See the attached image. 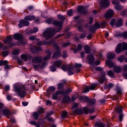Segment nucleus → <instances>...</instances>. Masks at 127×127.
<instances>
[{
    "label": "nucleus",
    "mask_w": 127,
    "mask_h": 127,
    "mask_svg": "<svg viewBox=\"0 0 127 127\" xmlns=\"http://www.w3.org/2000/svg\"><path fill=\"white\" fill-rule=\"evenodd\" d=\"M48 24H53L56 26H58L56 29L55 28L49 27L43 33V36L45 39H50L51 37L54 36L56 33L60 32L62 30V22L58 20H55L53 18H49L46 20Z\"/></svg>",
    "instance_id": "1"
},
{
    "label": "nucleus",
    "mask_w": 127,
    "mask_h": 127,
    "mask_svg": "<svg viewBox=\"0 0 127 127\" xmlns=\"http://www.w3.org/2000/svg\"><path fill=\"white\" fill-rule=\"evenodd\" d=\"M14 89L15 93H18V95L20 98H24L25 97L26 93L24 90H22L24 89L23 86H19L14 84Z\"/></svg>",
    "instance_id": "2"
},
{
    "label": "nucleus",
    "mask_w": 127,
    "mask_h": 127,
    "mask_svg": "<svg viewBox=\"0 0 127 127\" xmlns=\"http://www.w3.org/2000/svg\"><path fill=\"white\" fill-rule=\"evenodd\" d=\"M79 99L80 102H86L88 103L90 106H94V105L96 104V99H90L87 96H81Z\"/></svg>",
    "instance_id": "3"
},
{
    "label": "nucleus",
    "mask_w": 127,
    "mask_h": 127,
    "mask_svg": "<svg viewBox=\"0 0 127 127\" xmlns=\"http://www.w3.org/2000/svg\"><path fill=\"white\" fill-rule=\"evenodd\" d=\"M123 50H127V43L126 42H123V45L122 43L119 44L116 48V52L117 54L121 53Z\"/></svg>",
    "instance_id": "4"
},
{
    "label": "nucleus",
    "mask_w": 127,
    "mask_h": 127,
    "mask_svg": "<svg viewBox=\"0 0 127 127\" xmlns=\"http://www.w3.org/2000/svg\"><path fill=\"white\" fill-rule=\"evenodd\" d=\"M54 47L56 48L57 51L54 53L53 58H55V59H57V58H59V57H61V53H60V50H61V48L60 47L58 46V45H54Z\"/></svg>",
    "instance_id": "5"
},
{
    "label": "nucleus",
    "mask_w": 127,
    "mask_h": 127,
    "mask_svg": "<svg viewBox=\"0 0 127 127\" xmlns=\"http://www.w3.org/2000/svg\"><path fill=\"white\" fill-rule=\"evenodd\" d=\"M61 63L62 62L60 60L55 61L54 62V64L50 66L51 70L52 72H55V71H56V67L55 66L59 67L60 66H61Z\"/></svg>",
    "instance_id": "6"
},
{
    "label": "nucleus",
    "mask_w": 127,
    "mask_h": 127,
    "mask_svg": "<svg viewBox=\"0 0 127 127\" xmlns=\"http://www.w3.org/2000/svg\"><path fill=\"white\" fill-rule=\"evenodd\" d=\"M37 45H38L39 46H42V45H49V44H54L55 43V40H51L50 41H37Z\"/></svg>",
    "instance_id": "7"
},
{
    "label": "nucleus",
    "mask_w": 127,
    "mask_h": 127,
    "mask_svg": "<svg viewBox=\"0 0 127 127\" xmlns=\"http://www.w3.org/2000/svg\"><path fill=\"white\" fill-rule=\"evenodd\" d=\"M3 43L5 44H7L10 47H12L13 45H15L12 43V38H11V36H7L6 39L4 40Z\"/></svg>",
    "instance_id": "8"
},
{
    "label": "nucleus",
    "mask_w": 127,
    "mask_h": 127,
    "mask_svg": "<svg viewBox=\"0 0 127 127\" xmlns=\"http://www.w3.org/2000/svg\"><path fill=\"white\" fill-rule=\"evenodd\" d=\"M77 11L82 14H87L88 13V10L86 7L83 6H79L77 8Z\"/></svg>",
    "instance_id": "9"
},
{
    "label": "nucleus",
    "mask_w": 127,
    "mask_h": 127,
    "mask_svg": "<svg viewBox=\"0 0 127 127\" xmlns=\"http://www.w3.org/2000/svg\"><path fill=\"white\" fill-rule=\"evenodd\" d=\"M28 25H29V21H27L25 19L20 20L18 24V26L20 28H21V27H23L24 26H28Z\"/></svg>",
    "instance_id": "10"
},
{
    "label": "nucleus",
    "mask_w": 127,
    "mask_h": 127,
    "mask_svg": "<svg viewBox=\"0 0 127 127\" xmlns=\"http://www.w3.org/2000/svg\"><path fill=\"white\" fill-rule=\"evenodd\" d=\"M96 84H92L90 86H86L84 90H83L82 93H87L90 91V90H95L96 89Z\"/></svg>",
    "instance_id": "11"
},
{
    "label": "nucleus",
    "mask_w": 127,
    "mask_h": 127,
    "mask_svg": "<svg viewBox=\"0 0 127 127\" xmlns=\"http://www.w3.org/2000/svg\"><path fill=\"white\" fill-rule=\"evenodd\" d=\"M100 73L101 76L100 77L99 82L100 84H103V83L106 80V77H105V76H106V72L102 70L100 72Z\"/></svg>",
    "instance_id": "12"
},
{
    "label": "nucleus",
    "mask_w": 127,
    "mask_h": 127,
    "mask_svg": "<svg viewBox=\"0 0 127 127\" xmlns=\"http://www.w3.org/2000/svg\"><path fill=\"white\" fill-rule=\"evenodd\" d=\"M84 113L86 115L88 114H93L95 112V109L92 108L91 109H89L88 107L83 108Z\"/></svg>",
    "instance_id": "13"
},
{
    "label": "nucleus",
    "mask_w": 127,
    "mask_h": 127,
    "mask_svg": "<svg viewBox=\"0 0 127 127\" xmlns=\"http://www.w3.org/2000/svg\"><path fill=\"white\" fill-rule=\"evenodd\" d=\"M114 11L112 9L108 10L106 14L104 15L105 18H111L114 15Z\"/></svg>",
    "instance_id": "14"
},
{
    "label": "nucleus",
    "mask_w": 127,
    "mask_h": 127,
    "mask_svg": "<svg viewBox=\"0 0 127 127\" xmlns=\"http://www.w3.org/2000/svg\"><path fill=\"white\" fill-rule=\"evenodd\" d=\"M42 61V58H41V57H36L32 59L33 63H41Z\"/></svg>",
    "instance_id": "15"
},
{
    "label": "nucleus",
    "mask_w": 127,
    "mask_h": 127,
    "mask_svg": "<svg viewBox=\"0 0 127 127\" xmlns=\"http://www.w3.org/2000/svg\"><path fill=\"white\" fill-rule=\"evenodd\" d=\"M87 59L89 61V64L90 65L94 64V61L95 60V58L92 55H88L87 56Z\"/></svg>",
    "instance_id": "16"
},
{
    "label": "nucleus",
    "mask_w": 127,
    "mask_h": 127,
    "mask_svg": "<svg viewBox=\"0 0 127 127\" xmlns=\"http://www.w3.org/2000/svg\"><path fill=\"white\" fill-rule=\"evenodd\" d=\"M106 64L110 68H113L115 66V63L110 60H107L106 61Z\"/></svg>",
    "instance_id": "17"
},
{
    "label": "nucleus",
    "mask_w": 127,
    "mask_h": 127,
    "mask_svg": "<svg viewBox=\"0 0 127 127\" xmlns=\"http://www.w3.org/2000/svg\"><path fill=\"white\" fill-rule=\"evenodd\" d=\"M62 93V95H64V96H66V95H69L70 93L72 92V89L71 88H67L65 91L62 90L61 91Z\"/></svg>",
    "instance_id": "18"
},
{
    "label": "nucleus",
    "mask_w": 127,
    "mask_h": 127,
    "mask_svg": "<svg viewBox=\"0 0 127 127\" xmlns=\"http://www.w3.org/2000/svg\"><path fill=\"white\" fill-rule=\"evenodd\" d=\"M13 37L15 40H20V41L23 37L22 36V35L17 33L13 35Z\"/></svg>",
    "instance_id": "19"
},
{
    "label": "nucleus",
    "mask_w": 127,
    "mask_h": 127,
    "mask_svg": "<svg viewBox=\"0 0 127 127\" xmlns=\"http://www.w3.org/2000/svg\"><path fill=\"white\" fill-rule=\"evenodd\" d=\"M42 50V48L39 47H36L34 49H32L31 50V52L32 53H37L39 51H41Z\"/></svg>",
    "instance_id": "20"
},
{
    "label": "nucleus",
    "mask_w": 127,
    "mask_h": 127,
    "mask_svg": "<svg viewBox=\"0 0 127 127\" xmlns=\"http://www.w3.org/2000/svg\"><path fill=\"white\" fill-rule=\"evenodd\" d=\"M55 87L54 86H51L49 87L48 90L47 91V94L48 96L51 95V92H55Z\"/></svg>",
    "instance_id": "21"
},
{
    "label": "nucleus",
    "mask_w": 127,
    "mask_h": 127,
    "mask_svg": "<svg viewBox=\"0 0 127 127\" xmlns=\"http://www.w3.org/2000/svg\"><path fill=\"white\" fill-rule=\"evenodd\" d=\"M115 25L117 27H120L123 25V19L120 18L118 21L115 23Z\"/></svg>",
    "instance_id": "22"
},
{
    "label": "nucleus",
    "mask_w": 127,
    "mask_h": 127,
    "mask_svg": "<svg viewBox=\"0 0 127 127\" xmlns=\"http://www.w3.org/2000/svg\"><path fill=\"white\" fill-rule=\"evenodd\" d=\"M73 113L76 115H82V114L84 113V110H82L80 108H77L73 111Z\"/></svg>",
    "instance_id": "23"
},
{
    "label": "nucleus",
    "mask_w": 127,
    "mask_h": 127,
    "mask_svg": "<svg viewBox=\"0 0 127 127\" xmlns=\"http://www.w3.org/2000/svg\"><path fill=\"white\" fill-rule=\"evenodd\" d=\"M24 19L27 21L29 20V21H31V20L35 19V16L33 15H27L24 17Z\"/></svg>",
    "instance_id": "24"
},
{
    "label": "nucleus",
    "mask_w": 127,
    "mask_h": 127,
    "mask_svg": "<svg viewBox=\"0 0 127 127\" xmlns=\"http://www.w3.org/2000/svg\"><path fill=\"white\" fill-rule=\"evenodd\" d=\"M59 95H62L61 91H58L55 93V94H53V99L54 100H57V99H58Z\"/></svg>",
    "instance_id": "25"
},
{
    "label": "nucleus",
    "mask_w": 127,
    "mask_h": 127,
    "mask_svg": "<svg viewBox=\"0 0 127 127\" xmlns=\"http://www.w3.org/2000/svg\"><path fill=\"white\" fill-rule=\"evenodd\" d=\"M76 25L78 27V29L79 31H80V32H84V28H83V26H82V24L77 22Z\"/></svg>",
    "instance_id": "26"
},
{
    "label": "nucleus",
    "mask_w": 127,
    "mask_h": 127,
    "mask_svg": "<svg viewBox=\"0 0 127 127\" xmlns=\"http://www.w3.org/2000/svg\"><path fill=\"white\" fill-rule=\"evenodd\" d=\"M82 48H83V47L81 44H79L78 45L77 49H74V53H77L78 51H81V50H82Z\"/></svg>",
    "instance_id": "27"
},
{
    "label": "nucleus",
    "mask_w": 127,
    "mask_h": 127,
    "mask_svg": "<svg viewBox=\"0 0 127 127\" xmlns=\"http://www.w3.org/2000/svg\"><path fill=\"white\" fill-rule=\"evenodd\" d=\"M68 75H73V74H74V72H74V67L70 65V67H69V68H68Z\"/></svg>",
    "instance_id": "28"
},
{
    "label": "nucleus",
    "mask_w": 127,
    "mask_h": 127,
    "mask_svg": "<svg viewBox=\"0 0 127 127\" xmlns=\"http://www.w3.org/2000/svg\"><path fill=\"white\" fill-rule=\"evenodd\" d=\"M84 48L85 53H86V54H90V52H91V49L90 48V47L86 45L84 46Z\"/></svg>",
    "instance_id": "29"
},
{
    "label": "nucleus",
    "mask_w": 127,
    "mask_h": 127,
    "mask_svg": "<svg viewBox=\"0 0 127 127\" xmlns=\"http://www.w3.org/2000/svg\"><path fill=\"white\" fill-rule=\"evenodd\" d=\"M95 127H106V125L103 122H96V123L95 124Z\"/></svg>",
    "instance_id": "30"
},
{
    "label": "nucleus",
    "mask_w": 127,
    "mask_h": 127,
    "mask_svg": "<svg viewBox=\"0 0 127 127\" xmlns=\"http://www.w3.org/2000/svg\"><path fill=\"white\" fill-rule=\"evenodd\" d=\"M47 53L48 55V56H47L46 57L44 58V61L49 60V59L50 58V57H51V54H51V52H50V51H47Z\"/></svg>",
    "instance_id": "31"
},
{
    "label": "nucleus",
    "mask_w": 127,
    "mask_h": 127,
    "mask_svg": "<svg viewBox=\"0 0 127 127\" xmlns=\"http://www.w3.org/2000/svg\"><path fill=\"white\" fill-rule=\"evenodd\" d=\"M2 113L4 116H7V117L8 118V115H10V111L7 109H4L2 111Z\"/></svg>",
    "instance_id": "32"
},
{
    "label": "nucleus",
    "mask_w": 127,
    "mask_h": 127,
    "mask_svg": "<svg viewBox=\"0 0 127 127\" xmlns=\"http://www.w3.org/2000/svg\"><path fill=\"white\" fill-rule=\"evenodd\" d=\"M116 91L118 95H122V93H123V90H122V88H121V87L117 86Z\"/></svg>",
    "instance_id": "33"
},
{
    "label": "nucleus",
    "mask_w": 127,
    "mask_h": 127,
    "mask_svg": "<svg viewBox=\"0 0 127 127\" xmlns=\"http://www.w3.org/2000/svg\"><path fill=\"white\" fill-rule=\"evenodd\" d=\"M38 113L40 114L41 115L42 114H44V109L43 107H39L38 109Z\"/></svg>",
    "instance_id": "34"
},
{
    "label": "nucleus",
    "mask_w": 127,
    "mask_h": 127,
    "mask_svg": "<svg viewBox=\"0 0 127 127\" xmlns=\"http://www.w3.org/2000/svg\"><path fill=\"white\" fill-rule=\"evenodd\" d=\"M71 67V66L69 65H63L62 66V69L64 71H67V70H68L69 68Z\"/></svg>",
    "instance_id": "35"
},
{
    "label": "nucleus",
    "mask_w": 127,
    "mask_h": 127,
    "mask_svg": "<svg viewBox=\"0 0 127 127\" xmlns=\"http://www.w3.org/2000/svg\"><path fill=\"white\" fill-rule=\"evenodd\" d=\"M39 116H40V114L38 112H34L33 114V117L35 120H38Z\"/></svg>",
    "instance_id": "36"
},
{
    "label": "nucleus",
    "mask_w": 127,
    "mask_h": 127,
    "mask_svg": "<svg viewBox=\"0 0 127 127\" xmlns=\"http://www.w3.org/2000/svg\"><path fill=\"white\" fill-rule=\"evenodd\" d=\"M58 18H59V19H60L62 21H63L65 20V19H66L65 16L62 15L61 14L58 15Z\"/></svg>",
    "instance_id": "37"
},
{
    "label": "nucleus",
    "mask_w": 127,
    "mask_h": 127,
    "mask_svg": "<svg viewBox=\"0 0 127 127\" xmlns=\"http://www.w3.org/2000/svg\"><path fill=\"white\" fill-rule=\"evenodd\" d=\"M38 31V28L37 27H34L33 29L29 30V33H36Z\"/></svg>",
    "instance_id": "38"
},
{
    "label": "nucleus",
    "mask_w": 127,
    "mask_h": 127,
    "mask_svg": "<svg viewBox=\"0 0 127 127\" xmlns=\"http://www.w3.org/2000/svg\"><path fill=\"white\" fill-rule=\"evenodd\" d=\"M114 70L116 73H120L122 70V68L120 66H116L114 68Z\"/></svg>",
    "instance_id": "39"
},
{
    "label": "nucleus",
    "mask_w": 127,
    "mask_h": 127,
    "mask_svg": "<svg viewBox=\"0 0 127 127\" xmlns=\"http://www.w3.org/2000/svg\"><path fill=\"white\" fill-rule=\"evenodd\" d=\"M21 58L23 60H24L25 61H27L28 59V55H22L21 56Z\"/></svg>",
    "instance_id": "40"
},
{
    "label": "nucleus",
    "mask_w": 127,
    "mask_h": 127,
    "mask_svg": "<svg viewBox=\"0 0 127 127\" xmlns=\"http://www.w3.org/2000/svg\"><path fill=\"white\" fill-rule=\"evenodd\" d=\"M116 57V54L115 53H112L109 55L107 56L108 59H114Z\"/></svg>",
    "instance_id": "41"
},
{
    "label": "nucleus",
    "mask_w": 127,
    "mask_h": 127,
    "mask_svg": "<svg viewBox=\"0 0 127 127\" xmlns=\"http://www.w3.org/2000/svg\"><path fill=\"white\" fill-rule=\"evenodd\" d=\"M116 111L119 114H121V113L123 112V107H122V106L117 107V108H116Z\"/></svg>",
    "instance_id": "42"
},
{
    "label": "nucleus",
    "mask_w": 127,
    "mask_h": 127,
    "mask_svg": "<svg viewBox=\"0 0 127 127\" xmlns=\"http://www.w3.org/2000/svg\"><path fill=\"white\" fill-rule=\"evenodd\" d=\"M29 39L30 40H32V41L36 40V41H39V40H40L39 39H36V37L35 36H30L29 37Z\"/></svg>",
    "instance_id": "43"
},
{
    "label": "nucleus",
    "mask_w": 127,
    "mask_h": 127,
    "mask_svg": "<svg viewBox=\"0 0 127 127\" xmlns=\"http://www.w3.org/2000/svg\"><path fill=\"white\" fill-rule=\"evenodd\" d=\"M63 101L64 103H68V102H70V97L68 96H65L63 99Z\"/></svg>",
    "instance_id": "44"
},
{
    "label": "nucleus",
    "mask_w": 127,
    "mask_h": 127,
    "mask_svg": "<svg viewBox=\"0 0 127 127\" xmlns=\"http://www.w3.org/2000/svg\"><path fill=\"white\" fill-rule=\"evenodd\" d=\"M27 43V40L24 39H21L20 41V44L21 45H25Z\"/></svg>",
    "instance_id": "45"
},
{
    "label": "nucleus",
    "mask_w": 127,
    "mask_h": 127,
    "mask_svg": "<svg viewBox=\"0 0 127 127\" xmlns=\"http://www.w3.org/2000/svg\"><path fill=\"white\" fill-rule=\"evenodd\" d=\"M67 116H68V112L66 111H64L62 114V119H65V118H66V117H67Z\"/></svg>",
    "instance_id": "46"
},
{
    "label": "nucleus",
    "mask_w": 127,
    "mask_h": 127,
    "mask_svg": "<svg viewBox=\"0 0 127 127\" xmlns=\"http://www.w3.org/2000/svg\"><path fill=\"white\" fill-rule=\"evenodd\" d=\"M9 51H5L2 52V56L3 57H6L7 55H8Z\"/></svg>",
    "instance_id": "47"
},
{
    "label": "nucleus",
    "mask_w": 127,
    "mask_h": 127,
    "mask_svg": "<svg viewBox=\"0 0 127 127\" xmlns=\"http://www.w3.org/2000/svg\"><path fill=\"white\" fill-rule=\"evenodd\" d=\"M107 74L108 76H109L110 77H111L112 78H114V77H115L114 76V72H113V71L112 70L108 71L107 72Z\"/></svg>",
    "instance_id": "48"
},
{
    "label": "nucleus",
    "mask_w": 127,
    "mask_h": 127,
    "mask_svg": "<svg viewBox=\"0 0 127 127\" xmlns=\"http://www.w3.org/2000/svg\"><path fill=\"white\" fill-rule=\"evenodd\" d=\"M7 64V61H0V66H3L6 65Z\"/></svg>",
    "instance_id": "49"
},
{
    "label": "nucleus",
    "mask_w": 127,
    "mask_h": 127,
    "mask_svg": "<svg viewBox=\"0 0 127 127\" xmlns=\"http://www.w3.org/2000/svg\"><path fill=\"white\" fill-rule=\"evenodd\" d=\"M67 14L68 16H72L73 15V10L72 9L68 10L67 12Z\"/></svg>",
    "instance_id": "50"
},
{
    "label": "nucleus",
    "mask_w": 127,
    "mask_h": 127,
    "mask_svg": "<svg viewBox=\"0 0 127 127\" xmlns=\"http://www.w3.org/2000/svg\"><path fill=\"white\" fill-rule=\"evenodd\" d=\"M12 54L13 55H18V54H19V50H14L12 52Z\"/></svg>",
    "instance_id": "51"
},
{
    "label": "nucleus",
    "mask_w": 127,
    "mask_h": 127,
    "mask_svg": "<svg viewBox=\"0 0 127 127\" xmlns=\"http://www.w3.org/2000/svg\"><path fill=\"white\" fill-rule=\"evenodd\" d=\"M96 30L97 29H96L95 26H91L90 27V31L91 32H94L96 31Z\"/></svg>",
    "instance_id": "52"
},
{
    "label": "nucleus",
    "mask_w": 127,
    "mask_h": 127,
    "mask_svg": "<svg viewBox=\"0 0 127 127\" xmlns=\"http://www.w3.org/2000/svg\"><path fill=\"white\" fill-rule=\"evenodd\" d=\"M124 59H125V56L122 55L118 58V61H120V62H123Z\"/></svg>",
    "instance_id": "53"
},
{
    "label": "nucleus",
    "mask_w": 127,
    "mask_h": 127,
    "mask_svg": "<svg viewBox=\"0 0 127 127\" xmlns=\"http://www.w3.org/2000/svg\"><path fill=\"white\" fill-rule=\"evenodd\" d=\"M98 102L100 105H103V104H105V103H106V99H102L101 100H99Z\"/></svg>",
    "instance_id": "54"
},
{
    "label": "nucleus",
    "mask_w": 127,
    "mask_h": 127,
    "mask_svg": "<svg viewBox=\"0 0 127 127\" xmlns=\"http://www.w3.org/2000/svg\"><path fill=\"white\" fill-rule=\"evenodd\" d=\"M115 8L117 10H121V9H122V6L120 5H116L115 6Z\"/></svg>",
    "instance_id": "55"
},
{
    "label": "nucleus",
    "mask_w": 127,
    "mask_h": 127,
    "mask_svg": "<svg viewBox=\"0 0 127 127\" xmlns=\"http://www.w3.org/2000/svg\"><path fill=\"white\" fill-rule=\"evenodd\" d=\"M94 27H95L96 29H98V28H101V25H100V24H99V23L96 22L94 24Z\"/></svg>",
    "instance_id": "56"
},
{
    "label": "nucleus",
    "mask_w": 127,
    "mask_h": 127,
    "mask_svg": "<svg viewBox=\"0 0 127 127\" xmlns=\"http://www.w3.org/2000/svg\"><path fill=\"white\" fill-rule=\"evenodd\" d=\"M110 24L112 25V26H114L116 24V19H113L111 20L110 22Z\"/></svg>",
    "instance_id": "57"
},
{
    "label": "nucleus",
    "mask_w": 127,
    "mask_h": 127,
    "mask_svg": "<svg viewBox=\"0 0 127 127\" xmlns=\"http://www.w3.org/2000/svg\"><path fill=\"white\" fill-rule=\"evenodd\" d=\"M100 27L101 28H105L106 27V22L103 21L100 24Z\"/></svg>",
    "instance_id": "58"
},
{
    "label": "nucleus",
    "mask_w": 127,
    "mask_h": 127,
    "mask_svg": "<svg viewBox=\"0 0 127 127\" xmlns=\"http://www.w3.org/2000/svg\"><path fill=\"white\" fill-rule=\"evenodd\" d=\"M121 15H127V9L122 11V12L121 13Z\"/></svg>",
    "instance_id": "59"
},
{
    "label": "nucleus",
    "mask_w": 127,
    "mask_h": 127,
    "mask_svg": "<svg viewBox=\"0 0 127 127\" xmlns=\"http://www.w3.org/2000/svg\"><path fill=\"white\" fill-rule=\"evenodd\" d=\"M71 44V43L69 42H66V43H64L63 44V46L64 47H67V46H69V45Z\"/></svg>",
    "instance_id": "60"
},
{
    "label": "nucleus",
    "mask_w": 127,
    "mask_h": 127,
    "mask_svg": "<svg viewBox=\"0 0 127 127\" xmlns=\"http://www.w3.org/2000/svg\"><path fill=\"white\" fill-rule=\"evenodd\" d=\"M123 118H124V115L123 114L121 113L119 116V121L123 122Z\"/></svg>",
    "instance_id": "61"
},
{
    "label": "nucleus",
    "mask_w": 127,
    "mask_h": 127,
    "mask_svg": "<svg viewBox=\"0 0 127 127\" xmlns=\"http://www.w3.org/2000/svg\"><path fill=\"white\" fill-rule=\"evenodd\" d=\"M95 70L96 71H100V72H101L103 70V68H102L101 66H98L95 67Z\"/></svg>",
    "instance_id": "62"
},
{
    "label": "nucleus",
    "mask_w": 127,
    "mask_h": 127,
    "mask_svg": "<svg viewBox=\"0 0 127 127\" xmlns=\"http://www.w3.org/2000/svg\"><path fill=\"white\" fill-rule=\"evenodd\" d=\"M74 67L75 68H81V67H82V64H75Z\"/></svg>",
    "instance_id": "63"
},
{
    "label": "nucleus",
    "mask_w": 127,
    "mask_h": 127,
    "mask_svg": "<svg viewBox=\"0 0 127 127\" xmlns=\"http://www.w3.org/2000/svg\"><path fill=\"white\" fill-rule=\"evenodd\" d=\"M122 36L124 37V38H127V32H124L122 34Z\"/></svg>",
    "instance_id": "64"
}]
</instances>
